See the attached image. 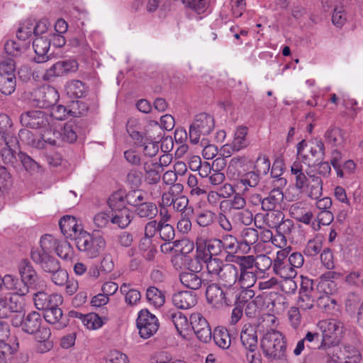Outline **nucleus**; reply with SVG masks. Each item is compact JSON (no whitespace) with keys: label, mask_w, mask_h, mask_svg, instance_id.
Wrapping results in <instances>:
<instances>
[{"label":"nucleus","mask_w":363,"mask_h":363,"mask_svg":"<svg viewBox=\"0 0 363 363\" xmlns=\"http://www.w3.org/2000/svg\"><path fill=\"white\" fill-rule=\"evenodd\" d=\"M206 269L208 275L218 282L207 287L206 296L208 302L217 308L236 303L240 295L235 286L238 268L233 264L224 263L222 259H211Z\"/></svg>","instance_id":"nucleus-1"},{"label":"nucleus","mask_w":363,"mask_h":363,"mask_svg":"<svg viewBox=\"0 0 363 363\" xmlns=\"http://www.w3.org/2000/svg\"><path fill=\"white\" fill-rule=\"evenodd\" d=\"M21 123L27 128L35 129L39 135V138H34L28 130H20L19 138L27 144L39 149L45 148L48 145H56L60 134L50 123L48 113L37 110L27 111L21 114Z\"/></svg>","instance_id":"nucleus-2"},{"label":"nucleus","mask_w":363,"mask_h":363,"mask_svg":"<svg viewBox=\"0 0 363 363\" xmlns=\"http://www.w3.org/2000/svg\"><path fill=\"white\" fill-rule=\"evenodd\" d=\"M245 162V158L241 157H233L227 168V176L230 180L235 181V186L238 189H242L245 194L250 187H255L259 182V175L255 171H250L241 174L239 168L242 167Z\"/></svg>","instance_id":"nucleus-3"},{"label":"nucleus","mask_w":363,"mask_h":363,"mask_svg":"<svg viewBox=\"0 0 363 363\" xmlns=\"http://www.w3.org/2000/svg\"><path fill=\"white\" fill-rule=\"evenodd\" d=\"M12 122L9 116L0 113V155L6 163H13L18 147L17 138L11 131Z\"/></svg>","instance_id":"nucleus-4"},{"label":"nucleus","mask_w":363,"mask_h":363,"mask_svg":"<svg viewBox=\"0 0 363 363\" xmlns=\"http://www.w3.org/2000/svg\"><path fill=\"white\" fill-rule=\"evenodd\" d=\"M317 328L321 333L320 336L323 345L326 347L328 357L332 352H335L338 347L343 335V323L335 318L325 319L317 323Z\"/></svg>","instance_id":"nucleus-5"},{"label":"nucleus","mask_w":363,"mask_h":363,"mask_svg":"<svg viewBox=\"0 0 363 363\" xmlns=\"http://www.w3.org/2000/svg\"><path fill=\"white\" fill-rule=\"evenodd\" d=\"M55 242L56 240L52 236L44 235L40 241V248L33 249L30 252L33 261L38 264L45 272L50 274L59 269L60 267L59 262L49 255L52 243Z\"/></svg>","instance_id":"nucleus-6"},{"label":"nucleus","mask_w":363,"mask_h":363,"mask_svg":"<svg viewBox=\"0 0 363 363\" xmlns=\"http://www.w3.org/2000/svg\"><path fill=\"white\" fill-rule=\"evenodd\" d=\"M74 240L77 250L89 259L97 257L106 245L102 236L94 235L84 230H80Z\"/></svg>","instance_id":"nucleus-7"},{"label":"nucleus","mask_w":363,"mask_h":363,"mask_svg":"<svg viewBox=\"0 0 363 363\" xmlns=\"http://www.w3.org/2000/svg\"><path fill=\"white\" fill-rule=\"evenodd\" d=\"M240 341L246 351V359L248 363H262L261 355L257 352V335L255 327L250 324H245L240 332Z\"/></svg>","instance_id":"nucleus-8"},{"label":"nucleus","mask_w":363,"mask_h":363,"mask_svg":"<svg viewBox=\"0 0 363 363\" xmlns=\"http://www.w3.org/2000/svg\"><path fill=\"white\" fill-rule=\"evenodd\" d=\"M261 347L266 357H279V354L285 353L284 337L279 331H267L262 339Z\"/></svg>","instance_id":"nucleus-9"},{"label":"nucleus","mask_w":363,"mask_h":363,"mask_svg":"<svg viewBox=\"0 0 363 363\" xmlns=\"http://www.w3.org/2000/svg\"><path fill=\"white\" fill-rule=\"evenodd\" d=\"M214 128L213 118L206 113H201L195 116L192 123L189 126V135L190 142L198 144L201 136L210 134Z\"/></svg>","instance_id":"nucleus-10"},{"label":"nucleus","mask_w":363,"mask_h":363,"mask_svg":"<svg viewBox=\"0 0 363 363\" xmlns=\"http://www.w3.org/2000/svg\"><path fill=\"white\" fill-rule=\"evenodd\" d=\"M223 252L221 241L218 238L205 241L201 238H196V259L199 262H203L206 267L211 259H220L217 256Z\"/></svg>","instance_id":"nucleus-11"},{"label":"nucleus","mask_w":363,"mask_h":363,"mask_svg":"<svg viewBox=\"0 0 363 363\" xmlns=\"http://www.w3.org/2000/svg\"><path fill=\"white\" fill-rule=\"evenodd\" d=\"M60 98L57 89L49 85L41 86L30 94V100L33 105L42 108L51 107L58 101Z\"/></svg>","instance_id":"nucleus-12"},{"label":"nucleus","mask_w":363,"mask_h":363,"mask_svg":"<svg viewBox=\"0 0 363 363\" xmlns=\"http://www.w3.org/2000/svg\"><path fill=\"white\" fill-rule=\"evenodd\" d=\"M136 325L140 337L148 339L157 333L160 323L156 315L147 309H143L138 313Z\"/></svg>","instance_id":"nucleus-13"},{"label":"nucleus","mask_w":363,"mask_h":363,"mask_svg":"<svg viewBox=\"0 0 363 363\" xmlns=\"http://www.w3.org/2000/svg\"><path fill=\"white\" fill-rule=\"evenodd\" d=\"M323 341L320 334L318 331H308L304 337L298 341L294 350V354L296 356L301 354L306 349L308 351H320L322 354L325 356L327 359V349L323 345Z\"/></svg>","instance_id":"nucleus-14"},{"label":"nucleus","mask_w":363,"mask_h":363,"mask_svg":"<svg viewBox=\"0 0 363 363\" xmlns=\"http://www.w3.org/2000/svg\"><path fill=\"white\" fill-rule=\"evenodd\" d=\"M127 131L135 144L139 147H143V152L145 155L152 157L157 154L159 150L158 143L153 141L146 134H143L132 127L131 121H128L127 124Z\"/></svg>","instance_id":"nucleus-15"},{"label":"nucleus","mask_w":363,"mask_h":363,"mask_svg":"<svg viewBox=\"0 0 363 363\" xmlns=\"http://www.w3.org/2000/svg\"><path fill=\"white\" fill-rule=\"evenodd\" d=\"M289 254V251L286 248L279 250L273 263L274 272L284 279H294L297 275L296 270L286 260Z\"/></svg>","instance_id":"nucleus-16"},{"label":"nucleus","mask_w":363,"mask_h":363,"mask_svg":"<svg viewBox=\"0 0 363 363\" xmlns=\"http://www.w3.org/2000/svg\"><path fill=\"white\" fill-rule=\"evenodd\" d=\"M362 359L358 350L351 345H345L343 350L337 347L335 352L327 357L326 363H359Z\"/></svg>","instance_id":"nucleus-17"},{"label":"nucleus","mask_w":363,"mask_h":363,"mask_svg":"<svg viewBox=\"0 0 363 363\" xmlns=\"http://www.w3.org/2000/svg\"><path fill=\"white\" fill-rule=\"evenodd\" d=\"M313 284V281L309 279H302L297 300L298 308L302 311L311 310L314 306L316 292Z\"/></svg>","instance_id":"nucleus-18"},{"label":"nucleus","mask_w":363,"mask_h":363,"mask_svg":"<svg viewBox=\"0 0 363 363\" xmlns=\"http://www.w3.org/2000/svg\"><path fill=\"white\" fill-rule=\"evenodd\" d=\"M78 69V62L73 59L59 61L49 69H48L43 76L45 81H50L54 77L62 76L64 74L74 72Z\"/></svg>","instance_id":"nucleus-19"},{"label":"nucleus","mask_w":363,"mask_h":363,"mask_svg":"<svg viewBox=\"0 0 363 363\" xmlns=\"http://www.w3.org/2000/svg\"><path fill=\"white\" fill-rule=\"evenodd\" d=\"M190 325V328L194 330L200 341L208 342L211 339V330L207 320L201 313H195L191 315Z\"/></svg>","instance_id":"nucleus-20"},{"label":"nucleus","mask_w":363,"mask_h":363,"mask_svg":"<svg viewBox=\"0 0 363 363\" xmlns=\"http://www.w3.org/2000/svg\"><path fill=\"white\" fill-rule=\"evenodd\" d=\"M33 301L37 309L45 311L51 307L60 306L63 302V298L57 294H48L39 291L34 294Z\"/></svg>","instance_id":"nucleus-21"},{"label":"nucleus","mask_w":363,"mask_h":363,"mask_svg":"<svg viewBox=\"0 0 363 363\" xmlns=\"http://www.w3.org/2000/svg\"><path fill=\"white\" fill-rule=\"evenodd\" d=\"M255 197L261 203L262 209L264 211H268L281 209L284 200V194L280 189L275 188L264 199H262L259 194H257Z\"/></svg>","instance_id":"nucleus-22"},{"label":"nucleus","mask_w":363,"mask_h":363,"mask_svg":"<svg viewBox=\"0 0 363 363\" xmlns=\"http://www.w3.org/2000/svg\"><path fill=\"white\" fill-rule=\"evenodd\" d=\"M50 37L44 35L42 37H35L33 42V48L36 55L35 61L38 63H43L48 60V52L50 47Z\"/></svg>","instance_id":"nucleus-23"},{"label":"nucleus","mask_w":363,"mask_h":363,"mask_svg":"<svg viewBox=\"0 0 363 363\" xmlns=\"http://www.w3.org/2000/svg\"><path fill=\"white\" fill-rule=\"evenodd\" d=\"M247 128L245 126L238 127L234 134V138L232 143L228 145L223 146V151L227 152L230 155V150L232 152H238L240 150L246 147L248 145V141L247 140Z\"/></svg>","instance_id":"nucleus-24"},{"label":"nucleus","mask_w":363,"mask_h":363,"mask_svg":"<svg viewBox=\"0 0 363 363\" xmlns=\"http://www.w3.org/2000/svg\"><path fill=\"white\" fill-rule=\"evenodd\" d=\"M1 280L3 281L2 286H4L7 290L13 291V294H9L7 296H17L20 298V301L22 303L21 296L28 292L27 286L10 274L5 275L4 278H1Z\"/></svg>","instance_id":"nucleus-25"},{"label":"nucleus","mask_w":363,"mask_h":363,"mask_svg":"<svg viewBox=\"0 0 363 363\" xmlns=\"http://www.w3.org/2000/svg\"><path fill=\"white\" fill-rule=\"evenodd\" d=\"M18 271L21 277V282L27 287L36 284L38 275L32 264L27 259L22 260L18 264Z\"/></svg>","instance_id":"nucleus-26"},{"label":"nucleus","mask_w":363,"mask_h":363,"mask_svg":"<svg viewBox=\"0 0 363 363\" xmlns=\"http://www.w3.org/2000/svg\"><path fill=\"white\" fill-rule=\"evenodd\" d=\"M21 308L22 304L17 296H0V317H9L11 312L19 311Z\"/></svg>","instance_id":"nucleus-27"},{"label":"nucleus","mask_w":363,"mask_h":363,"mask_svg":"<svg viewBox=\"0 0 363 363\" xmlns=\"http://www.w3.org/2000/svg\"><path fill=\"white\" fill-rule=\"evenodd\" d=\"M242 193L235 192L229 199H223L220 203L221 211H238L246 207L247 201Z\"/></svg>","instance_id":"nucleus-28"},{"label":"nucleus","mask_w":363,"mask_h":363,"mask_svg":"<svg viewBox=\"0 0 363 363\" xmlns=\"http://www.w3.org/2000/svg\"><path fill=\"white\" fill-rule=\"evenodd\" d=\"M172 303L178 308L188 309L196 303V297L191 291H178L172 296Z\"/></svg>","instance_id":"nucleus-29"},{"label":"nucleus","mask_w":363,"mask_h":363,"mask_svg":"<svg viewBox=\"0 0 363 363\" xmlns=\"http://www.w3.org/2000/svg\"><path fill=\"white\" fill-rule=\"evenodd\" d=\"M62 233L67 238H73L78 235V224L76 218L72 216H65L59 221Z\"/></svg>","instance_id":"nucleus-30"},{"label":"nucleus","mask_w":363,"mask_h":363,"mask_svg":"<svg viewBox=\"0 0 363 363\" xmlns=\"http://www.w3.org/2000/svg\"><path fill=\"white\" fill-rule=\"evenodd\" d=\"M179 279L184 286L192 290L199 289L202 284V279L198 272L190 269L182 272Z\"/></svg>","instance_id":"nucleus-31"},{"label":"nucleus","mask_w":363,"mask_h":363,"mask_svg":"<svg viewBox=\"0 0 363 363\" xmlns=\"http://www.w3.org/2000/svg\"><path fill=\"white\" fill-rule=\"evenodd\" d=\"M42 322L40 314L36 311H32L24 317L23 331L28 334H34L41 327Z\"/></svg>","instance_id":"nucleus-32"},{"label":"nucleus","mask_w":363,"mask_h":363,"mask_svg":"<svg viewBox=\"0 0 363 363\" xmlns=\"http://www.w3.org/2000/svg\"><path fill=\"white\" fill-rule=\"evenodd\" d=\"M257 219L259 218L263 220L265 225L270 228H276V227L282 222L284 218V214L281 209H275L268 211L266 214L257 213ZM259 220H257L258 221Z\"/></svg>","instance_id":"nucleus-33"},{"label":"nucleus","mask_w":363,"mask_h":363,"mask_svg":"<svg viewBox=\"0 0 363 363\" xmlns=\"http://www.w3.org/2000/svg\"><path fill=\"white\" fill-rule=\"evenodd\" d=\"M259 239L258 231L253 228H245L240 232V246H245L243 250L247 252L250 247L257 243Z\"/></svg>","instance_id":"nucleus-34"},{"label":"nucleus","mask_w":363,"mask_h":363,"mask_svg":"<svg viewBox=\"0 0 363 363\" xmlns=\"http://www.w3.org/2000/svg\"><path fill=\"white\" fill-rule=\"evenodd\" d=\"M135 213L141 218L152 220L157 216L158 208L153 202L143 201L135 208Z\"/></svg>","instance_id":"nucleus-35"},{"label":"nucleus","mask_w":363,"mask_h":363,"mask_svg":"<svg viewBox=\"0 0 363 363\" xmlns=\"http://www.w3.org/2000/svg\"><path fill=\"white\" fill-rule=\"evenodd\" d=\"M289 211L296 220L304 224L311 226V223L315 220L313 213L310 211H303L299 203L292 204Z\"/></svg>","instance_id":"nucleus-36"},{"label":"nucleus","mask_w":363,"mask_h":363,"mask_svg":"<svg viewBox=\"0 0 363 363\" xmlns=\"http://www.w3.org/2000/svg\"><path fill=\"white\" fill-rule=\"evenodd\" d=\"M317 305L328 314H335L338 311L337 301L329 295V291H325L324 294L318 298Z\"/></svg>","instance_id":"nucleus-37"},{"label":"nucleus","mask_w":363,"mask_h":363,"mask_svg":"<svg viewBox=\"0 0 363 363\" xmlns=\"http://www.w3.org/2000/svg\"><path fill=\"white\" fill-rule=\"evenodd\" d=\"M308 184H307V194L311 199H318L322 196L323 181L319 177L310 175Z\"/></svg>","instance_id":"nucleus-38"},{"label":"nucleus","mask_w":363,"mask_h":363,"mask_svg":"<svg viewBox=\"0 0 363 363\" xmlns=\"http://www.w3.org/2000/svg\"><path fill=\"white\" fill-rule=\"evenodd\" d=\"M145 182L147 184H156L160 181L159 165L157 162H145L144 164Z\"/></svg>","instance_id":"nucleus-39"},{"label":"nucleus","mask_w":363,"mask_h":363,"mask_svg":"<svg viewBox=\"0 0 363 363\" xmlns=\"http://www.w3.org/2000/svg\"><path fill=\"white\" fill-rule=\"evenodd\" d=\"M111 223L121 228H125L131 222L132 216L130 209L112 211Z\"/></svg>","instance_id":"nucleus-40"},{"label":"nucleus","mask_w":363,"mask_h":363,"mask_svg":"<svg viewBox=\"0 0 363 363\" xmlns=\"http://www.w3.org/2000/svg\"><path fill=\"white\" fill-rule=\"evenodd\" d=\"M213 337L216 345L221 349H228L231 345L230 334L224 327H217L213 331Z\"/></svg>","instance_id":"nucleus-41"},{"label":"nucleus","mask_w":363,"mask_h":363,"mask_svg":"<svg viewBox=\"0 0 363 363\" xmlns=\"http://www.w3.org/2000/svg\"><path fill=\"white\" fill-rule=\"evenodd\" d=\"M126 193L123 190L113 192L108 198V204L111 211L129 209L126 207Z\"/></svg>","instance_id":"nucleus-42"},{"label":"nucleus","mask_w":363,"mask_h":363,"mask_svg":"<svg viewBox=\"0 0 363 363\" xmlns=\"http://www.w3.org/2000/svg\"><path fill=\"white\" fill-rule=\"evenodd\" d=\"M307 152L310 154V162L313 159L317 160L323 159L325 155L324 143L318 139L308 142Z\"/></svg>","instance_id":"nucleus-43"},{"label":"nucleus","mask_w":363,"mask_h":363,"mask_svg":"<svg viewBox=\"0 0 363 363\" xmlns=\"http://www.w3.org/2000/svg\"><path fill=\"white\" fill-rule=\"evenodd\" d=\"M51 111L48 113L49 117H50V123L53 125V128H55L53 121H63L66 119L68 115H72L73 116H77L76 112L72 111L71 110H67V108L62 105H57L51 106Z\"/></svg>","instance_id":"nucleus-44"},{"label":"nucleus","mask_w":363,"mask_h":363,"mask_svg":"<svg viewBox=\"0 0 363 363\" xmlns=\"http://www.w3.org/2000/svg\"><path fill=\"white\" fill-rule=\"evenodd\" d=\"M55 246V252L57 255L64 260L71 261L74 258V252L73 247L66 240L60 241L52 243V247Z\"/></svg>","instance_id":"nucleus-45"},{"label":"nucleus","mask_w":363,"mask_h":363,"mask_svg":"<svg viewBox=\"0 0 363 363\" xmlns=\"http://www.w3.org/2000/svg\"><path fill=\"white\" fill-rule=\"evenodd\" d=\"M146 297L149 303L156 308L162 306L165 301L162 291L154 286H150L147 289Z\"/></svg>","instance_id":"nucleus-46"},{"label":"nucleus","mask_w":363,"mask_h":363,"mask_svg":"<svg viewBox=\"0 0 363 363\" xmlns=\"http://www.w3.org/2000/svg\"><path fill=\"white\" fill-rule=\"evenodd\" d=\"M257 281L255 274L252 272H239L238 274V281L235 286L239 289H247L252 287Z\"/></svg>","instance_id":"nucleus-47"},{"label":"nucleus","mask_w":363,"mask_h":363,"mask_svg":"<svg viewBox=\"0 0 363 363\" xmlns=\"http://www.w3.org/2000/svg\"><path fill=\"white\" fill-rule=\"evenodd\" d=\"M120 292L125 295V301L130 306L136 304L141 297L138 290L130 288V284L126 283L121 286Z\"/></svg>","instance_id":"nucleus-48"},{"label":"nucleus","mask_w":363,"mask_h":363,"mask_svg":"<svg viewBox=\"0 0 363 363\" xmlns=\"http://www.w3.org/2000/svg\"><path fill=\"white\" fill-rule=\"evenodd\" d=\"M171 318L172 321L174 323L179 335H183V333L186 332L189 330H191L190 322L189 323L186 316H185L182 313H173L171 315Z\"/></svg>","instance_id":"nucleus-49"},{"label":"nucleus","mask_w":363,"mask_h":363,"mask_svg":"<svg viewBox=\"0 0 363 363\" xmlns=\"http://www.w3.org/2000/svg\"><path fill=\"white\" fill-rule=\"evenodd\" d=\"M322 247V237L320 235H315L313 238L307 242L303 250V252L308 257H314L321 251Z\"/></svg>","instance_id":"nucleus-50"},{"label":"nucleus","mask_w":363,"mask_h":363,"mask_svg":"<svg viewBox=\"0 0 363 363\" xmlns=\"http://www.w3.org/2000/svg\"><path fill=\"white\" fill-rule=\"evenodd\" d=\"M316 218L317 220H314L311 223V228L315 231L318 230L320 228L321 225H330L334 219V216L330 210L322 211L318 213Z\"/></svg>","instance_id":"nucleus-51"},{"label":"nucleus","mask_w":363,"mask_h":363,"mask_svg":"<svg viewBox=\"0 0 363 363\" xmlns=\"http://www.w3.org/2000/svg\"><path fill=\"white\" fill-rule=\"evenodd\" d=\"M34 23L31 20H26L21 23L16 31V37L18 40L23 43L29 39L33 34Z\"/></svg>","instance_id":"nucleus-52"},{"label":"nucleus","mask_w":363,"mask_h":363,"mask_svg":"<svg viewBox=\"0 0 363 363\" xmlns=\"http://www.w3.org/2000/svg\"><path fill=\"white\" fill-rule=\"evenodd\" d=\"M220 240L221 241L223 251L228 254L235 253L240 245V242H238V239L230 234L223 235Z\"/></svg>","instance_id":"nucleus-53"},{"label":"nucleus","mask_w":363,"mask_h":363,"mask_svg":"<svg viewBox=\"0 0 363 363\" xmlns=\"http://www.w3.org/2000/svg\"><path fill=\"white\" fill-rule=\"evenodd\" d=\"M325 138L326 142L333 146H339L344 143L342 130L338 128H332L327 130L325 133Z\"/></svg>","instance_id":"nucleus-54"},{"label":"nucleus","mask_w":363,"mask_h":363,"mask_svg":"<svg viewBox=\"0 0 363 363\" xmlns=\"http://www.w3.org/2000/svg\"><path fill=\"white\" fill-rule=\"evenodd\" d=\"M67 95L72 98H81L85 92L84 84L79 80H72L66 85Z\"/></svg>","instance_id":"nucleus-55"},{"label":"nucleus","mask_w":363,"mask_h":363,"mask_svg":"<svg viewBox=\"0 0 363 363\" xmlns=\"http://www.w3.org/2000/svg\"><path fill=\"white\" fill-rule=\"evenodd\" d=\"M50 23L47 18H42L34 24L33 35L35 37L51 36Z\"/></svg>","instance_id":"nucleus-56"},{"label":"nucleus","mask_w":363,"mask_h":363,"mask_svg":"<svg viewBox=\"0 0 363 363\" xmlns=\"http://www.w3.org/2000/svg\"><path fill=\"white\" fill-rule=\"evenodd\" d=\"M216 214L209 210H203L196 216V223L203 228L208 227L213 223Z\"/></svg>","instance_id":"nucleus-57"},{"label":"nucleus","mask_w":363,"mask_h":363,"mask_svg":"<svg viewBox=\"0 0 363 363\" xmlns=\"http://www.w3.org/2000/svg\"><path fill=\"white\" fill-rule=\"evenodd\" d=\"M16 77H2L0 75V91L4 95L11 94L16 89Z\"/></svg>","instance_id":"nucleus-58"},{"label":"nucleus","mask_w":363,"mask_h":363,"mask_svg":"<svg viewBox=\"0 0 363 363\" xmlns=\"http://www.w3.org/2000/svg\"><path fill=\"white\" fill-rule=\"evenodd\" d=\"M82 323L89 330H97L104 324L101 318L94 313L85 315Z\"/></svg>","instance_id":"nucleus-59"},{"label":"nucleus","mask_w":363,"mask_h":363,"mask_svg":"<svg viewBox=\"0 0 363 363\" xmlns=\"http://www.w3.org/2000/svg\"><path fill=\"white\" fill-rule=\"evenodd\" d=\"M294 228L293 221L290 219H283L282 222L280 223L277 227V231L279 233V237L281 240L286 244V235H289L292 229Z\"/></svg>","instance_id":"nucleus-60"},{"label":"nucleus","mask_w":363,"mask_h":363,"mask_svg":"<svg viewBox=\"0 0 363 363\" xmlns=\"http://www.w3.org/2000/svg\"><path fill=\"white\" fill-rule=\"evenodd\" d=\"M234 218L240 223L249 226L253 222L254 216L252 212L248 208H243L234 213Z\"/></svg>","instance_id":"nucleus-61"},{"label":"nucleus","mask_w":363,"mask_h":363,"mask_svg":"<svg viewBox=\"0 0 363 363\" xmlns=\"http://www.w3.org/2000/svg\"><path fill=\"white\" fill-rule=\"evenodd\" d=\"M254 169L259 175L267 174L270 169L269 158L266 155H259L255 162Z\"/></svg>","instance_id":"nucleus-62"},{"label":"nucleus","mask_w":363,"mask_h":363,"mask_svg":"<svg viewBox=\"0 0 363 363\" xmlns=\"http://www.w3.org/2000/svg\"><path fill=\"white\" fill-rule=\"evenodd\" d=\"M93 223L98 230L103 229L111 223V215L105 211L99 212L94 216Z\"/></svg>","instance_id":"nucleus-63"},{"label":"nucleus","mask_w":363,"mask_h":363,"mask_svg":"<svg viewBox=\"0 0 363 363\" xmlns=\"http://www.w3.org/2000/svg\"><path fill=\"white\" fill-rule=\"evenodd\" d=\"M106 363H130L128 357L119 350H111L108 352Z\"/></svg>","instance_id":"nucleus-64"}]
</instances>
